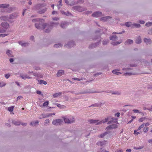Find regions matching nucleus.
Returning <instances> with one entry per match:
<instances>
[{
	"label": "nucleus",
	"instance_id": "obj_29",
	"mask_svg": "<svg viewBox=\"0 0 152 152\" xmlns=\"http://www.w3.org/2000/svg\"><path fill=\"white\" fill-rule=\"evenodd\" d=\"M19 44L23 46H28V43H23L22 42H20Z\"/></svg>",
	"mask_w": 152,
	"mask_h": 152
},
{
	"label": "nucleus",
	"instance_id": "obj_43",
	"mask_svg": "<svg viewBox=\"0 0 152 152\" xmlns=\"http://www.w3.org/2000/svg\"><path fill=\"white\" fill-rule=\"evenodd\" d=\"M151 25H152V22L147 23L145 24V26H149Z\"/></svg>",
	"mask_w": 152,
	"mask_h": 152
},
{
	"label": "nucleus",
	"instance_id": "obj_20",
	"mask_svg": "<svg viewBox=\"0 0 152 152\" xmlns=\"http://www.w3.org/2000/svg\"><path fill=\"white\" fill-rule=\"evenodd\" d=\"M144 42L146 43L147 44H150L151 43V40L150 39H148L145 38L144 39Z\"/></svg>",
	"mask_w": 152,
	"mask_h": 152
},
{
	"label": "nucleus",
	"instance_id": "obj_27",
	"mask_svg": "<svg viewBox=\"0 0 152 152\" xmlns=\"http://www.w3.org/2000/svg\"><path fill=\"white\" fill-rule=\"evenodd\" d=\"M118 70H115L112 71V72L114 74L116 75H119L120 74H121V73L119 72H118Z\"/></svg>",
	"mask_w": 152,
	"mask_h": 152
},
{
	"label": "nucleus",
	"instance_id": "obj_59",
	"mask_svg": "<svg viewBox=\"0 0 152 152\" xmlns=\"http://www.w3.org/2000/svg\"><path fill=\"white\" fill-rule=\"evenodd\" d=\"M144 118H141L139 119V121L140 122H142L143 121Z\"/></svg>",
	"mask_w": 152,
	"mask_h": 152
},
{
	"label": "nucleus",
	"instance_id": "obj_64",
	"mask_svg": "<svg viewBox=\"0 0 152 152\" xmlns=\"http://www.w3.org/2000/svg\"><path fill=\"white\" fill-rule=\"evenodd\" d=\"M148 34H152V30H150L148 32Z\"/></svg>",
	"mask_w": 152,
	"mask_h": 152
},
{
	"label": "nucleus",
	"instance_id": "obj_44",
	"mask_svg": "<svg viewBox=\"0 0 152 152\" xmlns=\"http://www.w3.org/2000/svg\"><path fill=\"white\" fill-rule=\"evenodd\" d=\"M49 103L48 101H46V102H45L43 104V106L44 107H45L46 106H47L48 105Z\"/></svg>",
	"mask_w": 152,
	"mask_h": 152
},
{
	"label": "nucleus",
	"instance_id": "obj_10",
	"mask_svg": "<svg viewBox=\"0 0 152 152\" xmlns=\"http://www.w3.org/2000/svg\"><path fill=\"white\" fill-rule=\"evenodd\" d=\"M110 119V117H108L105 119H103L101 121H100L99 123H97V124H101L102 123L104 124L106 122H107Z\"/></svg>",
	"mask_w": 152,
	"mask_h": 152
},
{
	"label": "nucleus",
	"instance_id": "obj_14",
	"mask_svg": "<svg viewBox=\"0 0 152 152\" xmlns=\"http://www.w3.org/2000/svg\"><path fill=\"white\" fill-rule=\"evenodd\" d=\"M63 119L65 123H66L70 124L73 122V121L70 120L69 119L64 117Z\"/></svg>",
	"mask_w": 152,
	"mask_h": 152
},
{
	"label": "nucleus",
	"instance_id": "obj_22",
	"mask_svg": "<svg viewBox=\"0 0 152 152\" xmlns=\"http://www.w3.org/2000/svg\"><path fill=\"white\" fill-rule=\"evenodd\" d=\"M133 43V41L132 40L128 39L125 42L126 45H128L131 44Z\"/></svg>",
	"mask_w": 152,
	"mask_h": 152
},
{
	"label": "nucleus",
	"instance_id": "obj_50",
	"mask_svg": "<svg viewBox=\"0 0 152 152\" xmlns=\"http://www.w3.org/2000/svg\"><path fill=\"white\" fill-rule=\"evenodd\" d=\"M144 126V124H142L138 128L137 130H139L141 129V128H142Z\"/></svg>",
	"mask_w": 152,
	"mask_h": 152
},
{
	"label": "nucleus",
	"instance_id": "obj_23",
	"mask_svg": "<svg viewBox=\"0 0 152 152\" xmlns=\"http://www.w3.org/2000/svg\"><path fill=\"white\" fill-rule=\"evenodd\" d=\"M111 18V17H110L108 16H107V17H103L101 18L100 19V20L103 21H105L106 20H107L108 19H109V18Z\"/></svg>",
	"mask_w": 152,
	"mask_h": 152
},
{
	"label": "nucleus",
	"instance_id": "obj_63",
	"mask_svg": "<svg viewBox=\"0 0 152 152\" xmlns=\"http://www.w3.org/2000/svg\"><path fill=\"white\" fill-rule=\"evenodd\" d=\"M147 110L151 111H152V106L151 108H147Z\"/></svg>",
	"mask_w": 152,
	"mask_h": 152
},
{
	"label": "nucleus",
	"instance_id": "obj_40",
	"mask_svg": "<svg viewBox=\"0 0 152 152\" xmlns=\"http://www.w3.org/2000/svg\"><path fill=\"white\" fill-rule=\"evenodd\" d=\"M121 42H122V41H121L119 42H113L112 43V44L113 45H117L118 44H120L121 43Z\"/></svg>",
	"mask_w": 152,
	"mask_h": 152
},
{
	"label": "nucleus",
	"instance_id": "obj_57",
	"mask_svg": "<svg viewBox=\"0 0 152 152\" xmlns=\"http://www.w3.org/2000/svg\"><path fill=\"white\" fill-rule=\"evenodd\" d=\"M6 30L0 28V33H3L5 32Z\"/></svg>",
	"mask_w": 152,
	"mask_h": 152
},
{
	"label": "nucleus",
	"instance_id": "obj_54",
	"mask_svg": "<svg viewBox=\"0 0 152 152\" xmlns=\"http://www.w3.org/2000/svg\"><path fill=\"white\" fill-rule=\"evenodd\" d=\"M41 116H42V118L47 117V115H45V114H42Z\"/></svg>",
	"mask_w": 152,
	"mask_h": 152
},
{
	"label": "nucleus",
	"instance_id": "obj_53",
	"mask_svg": "<svg viewBox=\"0 0 152 152\" xmlns=\"http://www.w3.org/2000/svg\"><path fill=\"white\" fill-rule=\"evenodd\" d=\"M140 134V133L138 132H137V131L136 130H135L134 131V134H136L138 135V134Z\"/></svg>",
	"mask_w": 152,
	"mask_h": 152
},
{
	"label": "nucleus",
	"instance_id": "obj_56",
	"mask_svg": "<svg viewBox=\"0 0 152 152\" xmlns=\"http://www.w3.org/2000/svg\"><path fill=\"white\" fill-rule=\"evenodd\" d=\"M23 97L21 96H19L17 97V101H18L19 99H20L21 98H22Z\"/></svg>",
	"mask_w": 152,
	"mask_h": 152
},
{
	"label": "nucleus",
	"instance_id": "obj_34",
	"mask_svg": "<svg viewBox=\"0 0 152 152\" xmlns=\"http://www.w3.org/2000/svg\"><path fill=\"white\" fill-rule=\"evenodd\" d=\"M117 39V37L116 36H112L110 37V39L112 40H115Z\"/></svg>",
	"mask_w": 152,
	"mask_h": 152
},
{
	"label": "nucleus",
	"instance_id": "obj_55",
	"mask_svg": "<svg viewBox=\"0 0 152 152\" xmlns=\"http://www.w3.org/2000/svg\"><path fill=\"white\" fill-rule=\"evenodd\" d=\"M56 105L57 107H59V108H61L62 107V106H64L63 105H61L60 104H58V103Z\"/></svg>",
	"mask_w": 152,
	"mask_h": 152
},
{
	"label": "nucleus",
	"instance_id": "obj_62",
	"mask_svg": "<svg viewBox=\"0 0 152 152\" xmlns=\"http://www.w3.org/2000/svg\"><path fill=\"white\" fill-rule=\"evenodd\" d=\"M139 23L141 24H144L145 23L144 21L143 20H140L139 21Z\"/></svg>",
	"mask_w": 152,
	"mask_h": 152
},
{
	"label": "nucleus",
	"instance_id": "obj_49",
	"mask_svg": "<svg viewBox=\"0 0 152 152\" xmlns=\"http://www.w3.org/2000/svg\"><path fill=\"white\" fill-rule=\"evenodd\" d=\"M133 111L135 113H140L139 111L137 109H134Z\"/></svg>",
	"mask_w": 152,
	"mask_h": 152
},
{
	"label": "nucleus",
	"instance_id": "obj_4",
	"mask_svg": "<svg viewBox=\"0 0 152 152\" xmlns=\"http://www.w3.org/2000/svg\"><path fill=\"white\" fill-rule=\"evenodd\" d=\"M16 15L15 14H12L10 15V17H7L5 16H1L0 17V19L2 20L6 21L8 20L10 18H13L16 16Z\"/></svg>",
	"mask_w": 152,
	"mask_h": 152
},
{
	"label": "nucleus",
	"instance_id": "obj_51",
	"mask_svg": "<svg viewBox=\"0 0 152 152\" xmlns=\"http://www.w3.org/2000/svg\"><path fill=\"white\" fill-rule=\"evenodd\" d=\"M96 46V44H93L89 46V48H95Z\"/></svg>",
	"mask_w": 152,
	"mask_h": 152
},
{
	"label": "nucleus",
	"instance_id": "obj_24",
	"mask_svg": "<svg viewBox=\"0 0 152 152\" xmlns=\"http://www.w3.org/2000/svg\"><path fill=\"white\" fill-rule=\"evenodd\" d=\"M118 124V121L117 120H110L107 123V124Z\"/></svg>",
	"mask_w": 152,
	"mask_h": 152
},
{
	"label": "nucleus",
	"instance_id": "obj_46",
	"mask_svg": "<svg viewBox=\"0 0 152 152\" xmlns=\"http://www.w3.org/2000/svg\"><path fill=\"white\" fill-rule=\"evenodd\" d=\"M37 93L39 94V95H41L42 96H43V94L42 93V92L39 90H37L36 91Z\"/></svg>",
	"mask_w": 152,
	"mask_h": 152
},
{
	"label": "nucleus",
	"instance_id": "obj_17",
	"mask_svg": "<svg viewBox=\"0 0 152 152\" xmlns=\"http://www.w3.org/2000/svg\"><path fill=\"white\" fill-rule=\"evenodd\" d=\"M106 141L104 140L102 141H99L97 142V145H99L100 146H103L106 144Z\"/></svg>",
	"mask_w": 152,
	"mask_h": 152
},
{
	"label": "nucleus",
	"instance_id": "obj_61",
	"mask_svg": "<svg viewBox=\"0 0 152 152\" xmlns=\"http://www.w3.org/2000/svg\"><path fill=\"white\" fill-rule=\"evenodd\" d=\"M49 122V119H47L45 120V124H48Z\"/></svg>",
	"mask_w": 152,
	"mask_h": 152
},
{
	"label": "nucleus",
	"instance_id": "obj_35",
	"mask_svg": "<svg viewBox=\"0 0 152 152\" xmlns=\"http://www.w3.org/2000/svg\"><path fill=\"white\" fill-rule=\"evenodd\" d=\"M62 46V45L61 44H56L55 45H54V47L56 48H58L61 47Z\"/></svg>",
	"mask_w": 152,
	"mask_h": 152
},
{
	"label": "nucleus",
	"instance_id": "obj_11",
	"mask_svg": "<svg viewBox=\"0 0 152 152\" xmlns=\"http://www.w3.org/2000/svg\"><path fill=\"white\" fill-rule=\"evenodd\" d=\"M98 120L94 119H90L88 120V121L89 122L90 124H95L96 125H99V124H97L99 122Z\"/></svg>",
	"mask_w": 152,
	"mask_h": 152
},
{
	"label": "nucleus",
	"instance_id": "obj_31",
	"mask_svg": "<svg viewBox=\"0 0 152 152\" xmlns=\"http://www.w3.org/2000/svg\"><path fill=\"white\" fill-rule=\"evenodd\" d=\"M6 54L10 57H11L12 56V55L11 54V52L10 50H8L7 51Z\"/></svg>",
	"mask_w": 152,
	"mask_h": 152
},
{
	"label": "nucleus",
	"instance_id": "obj_13",
	"mask_svg": "<svg viewBox=\"0 0 152 152\" xmlns=\"http://www.w3.org/2000/svg\"><path fill=\"white\" fill-rule=\"evenodd\" d=\"M1 26L5 29H7L9 27V24L7 23H2L1 24Z\"/></svg>",
	"mask_w": 152,
	"mask_h": 152
},
{
	"label": "nucleus",
	"instance_id": "obj_12",
	"mask_svg": "<svg viewBox=\"0 0 152 152\" xmlns=\"http://www.w3.org/2000/svg\"><path fill=\"white\" fill-rule=\"evenodd\" d=\"M102 15V13L101 12H98L93 13L92 15L94 17H98L101 16Z\"/></svg>",
	"mask_w": 152,
	"mask_h": 152
},
{
	"label": "nucleus",
	"instance_id": "obj_3",
	"mask_svg": "<svg viewBox=\"0 0 152 152\" xmlns=\"http://www.w3.org/2000/svg\"><path fill=\"white\" fill-rule=\"evenodd\" d=\"M102 92V91H93L92 89H89L84 90V91L79 92L77 94H92L96 93H100Z\"/></svg>",
	"mask_w": 152,
	"mask_h": 152
},
{
	"label": "nucleus",
	"instance_id": "obj_25",
	"mask_svg": "<svg viewBox=\"0 0 152 152\" xmlns=\"http://www.w3.org/2000/svg\"><path fill=\"white\" fill-rule=\"evenodd\" d=\"M12 123L13 124L16 126L19 125L20 124V122L16 121L15 120L12 121Z\"/></svg>",
	"mask_w": 152,
	"mask_h": 152
},
{
	"label": "nucleus",
	"instance_id": "obj_39",
	"mask_svg": "<svg viewBox=\"0 0 152 152\" xmlns=\"http://www.w3.org/2000/svg\"><path fill=\"white\" fill-rule=\"evenodd\" d=\"M6 85V84L4 82H0V87H2L5 86Z\"/></svg>",
	"mask_w": 152,
	"mask_h": 152
},
{
	"label": "nucleus",
	"instance_id": "obj_32",
	"mask_svg": "<svg viewBox=\"0 0 152 152\" xmlns=\"http://www.w3.org/2000/svg\"><path fill=\"white\" fill-rule=\"evenodd\" d=\"M39 83L40 84H44L45 85L47 84V83L46 81L42 80H40L39 81Z\"/></svg>",
	"mask_w": 152,
	"mask_h": 152
},
{
	"label": "nucleus",
	"instance_id": "obj_45",
	"mask_svg": "<svg viewBox=\"0 0 152 152\" xmlns=\"http://www.w3.org/2000/svg\"><path fill=\"white\" fill-rule=\"evenodd\" d=\"M148 130V127H144L143 128V131L145 132H147Z\"/></svg>",
	"mask_w": 152,
	"mask_h": 152
},
{
	"label": "nucleus",
	"instance_id": "obj_8",
	"mask_svg": "<svg viewBox=\"0 0 152 152\" xmlns=\"http://www.w3.org/2000/svg\"><path fill=\"white\" fill-rule=\"evenodd\" d=\"M102 92H105L106 93H111L112 94L116 95H119L121 94V92L119 91H102Z\"/></svg>",
	"mask_w": 152,
	"mask_h": 152
},
{
	"label": "nucleus",
	"instance_id": "obj_48",
	"mask_svg": "<svg viewBox=\"0 0 152 152\" xmlns=\"http://www.w3.org/2000/svg\"><path fill=\"white\" fill-rule=\"evenodd\" d=\"M100 152H109L108 151L105 150L102 148H101L100 150Z\"/></svg>",
	"mask_w": 152,
	"mask_h": 152
},
{
	"label": "nucleus",
	"instance_id": "obj_60",
	"mask_svg": "<svg viewBox=\"0 0 152 152\" xmlns=\"http://www.w3.org/2000/svg\"><path fill=\"white\" fill-rule=\"evenodd\" d=\"M120 113H117L115 114V116H117L118 117H119L120 116Z\"/></svg>",
	"mask_w": 152,
	"mask_h": 152
},
{
	"label": "nucleus",
	"instance_id": "obj_1",
	"mask_svg": "<svg viewBox=\"0 0 152 152\" xmlns=\"http://www.w3.org/2000/svg\"><path fill=\"white\" fill-rule=\"evenodd\" d=\"M54 25H55L54 23H51L50 25L46 23H45L42 25L40 23L39 24L36 23L35 24V26L36 28L37 29H45V32L48 33L52 28Z\"/></svg>",
	"mask_w": 152,
	"mask_h": 152
},
{
	"label": "nucleus",
	"instance_id": "obj_47",
	"mask_svg": "<svg viewBox=\"0 0 152 152\" xmlns=\"http://www.w3.org/2000/svg\"><path fill=\"white\" fill-rule=\"evenodd\" d=\"M83 78H81V79L77 78H72V80H77L78 81H80V80H83Z\"/></svg>",
	"mask_w": 152,
	"mask_h": 152
},
{
	"label": "nucleus",
	"instance_id": "obj_9",
	"mask_svg": "<svg viewBox=\"0 0 152 152\" xmlns=\"http://www.w3.org/2000/svg\"><path fill=\"white\" fill-rule=\"evenodd\" d=\"M73 9L74 11H77L79 12H82L84 11L82 7L79 6H75L73 7Z\"/></svg>",
	"mask_w": 152,
	"mask_h": 152
},
{
	"label": "nucleus",
	"instance_id": "obj_21",
	"mask_svg": "<svg viewBox=\"0 0 152 152\" xmlns=\"http://www.w3.org/2000/svg\"><path fill=\"white\" fill-rule=\"evenodd\" d=\"M9 6V4H0V8H7Z\"/></svg>",
	"mask_w": 152,
	"mask_h": 152
},
{
	"label": "nucleus",
	"instance_id": "obj_41",
	"mask_svg": "<svg viewBox=\"0 0 152 152\" xmlns=\"http://www.w3.org/2000/svg\"><path fill=\"white\" fill-rule=\"evenodd\" d=\"M147 88L148 89H152V85L148 84L147 86Z\"/></svg>",
	"mask_w": 152,
	"mask_h": 152
},
{
	"label": "nucleus",
	"instance_id": "obj_42",
	"mask_svg": "<svg viewBox=\"0 0 152 152\" xmlns=\"http://www.w3.org/2000/svg\"><path fill=\"white\" fill-rule=\"evenodd\" d=\"M20 77L24 80H26L27 79H30L32 78L31 77Z\"/></svg>",
	"mask_w": 152,
	"mask_h": 152
},
{
	"label": "nucleus",
	"instance_id": "obj_6",
	"mask_svg": "<svg viewBox=\"0 0 152 152\" xmlns=\"http://www.w3.org/2000/svg\"><path fill=\"white\" fill-rule=\"evenodd\" d=\"M63 123V121L61 119H56L53 121L52 124L56 126L61 125Z\"/></svg>",
	"mask_w": 152,
	"mask_h": 152
},
{
	"label": "nucleus",
	"instance_id": "obj_37",
	"mask_svg": "<svg viewBox=\"0 0 152 152\" xmlns=\"http://www.w3.org/2000/svg\"><path fill=\"white\" fill-rule=\"evenodd\" d=\"M41 21V22H42V21H44V20L42 19H34L32 20V22H35L36 21Z\"/></svg>",
	"mask_w": 152,
	"mask_h": 152
},
{
	"label": "nucleus",
	"instance_id": "obj_7",
	"mask_svg": "<svg viewBox=\"0 0 152 152\" xmlns=\"http://www.w3.org/2000/svg\"><path fill=\"white\" fill-rule=\"evenodd\" d=\"M118 128V126L116 124H114L108 126L106 128L105 130L108 131L110 129H115Z\"/></svg>",
	"mask_w": 152,
	"mask_h": 152
},
{
	"label": "nucleus",
	"instance_id": "obj_15",
	"mask_svg": "<svg viewBox=\"0 0 152 152\" xmlns=\"http://www.w3.org/2000/svg\"><path fill=\"white\" fill-rule=\"evenodd\" d=\"M39 124V121H35L32 122L30 123V125H31L32 126H38Z\"/></svg>",
	"mask_w": 152,
	"mask_h": 152
},
{
	"label": "nucleus",
	"instance_id": "obj_58",
	"mask_svg": "<svg viewBox=\"0 0 152 152\" xmlns=\"http://www.w3.org/2000/svg\"><path fill=\"white\" fill-rule=\"evenodd\" d=\"M107 41L106 40L104 41L103 42V45H105L107 44Z\"/></svg>",
	"mask_w": 152,
	"mask_h": 152
},
{
	"label": "nucleus",
	"instance_id": "obj_33",
	"mask_svg": "<svg viewBox=\"0 0 152 152\" xmlns=\"http://www.w3.org/2000/svg\"><path fill=\"white\" fill-rule=\"evenodd\" d=\"M14 108V106H12L10 107H8V110L10 112H12L13 110V109Z\"/></svg>",
	"mask_w": 152,
	"mask_h": 152
},
{
	"label": "nucleus",
	"instance_id": "obj_2",
	"mask_svg": "<svg viewBox=\"0 0 152 152\" xmlns=\"http://www.w3.org/2000/svg\"><path fill=\"white\" fill-rule=\"evenodd\" d=\"M45 4H37L36 7V10H39L38 13H39L42 14L45 13L47 10V9L46 8L42 9L40 8L42 7H44L45 6Z\"/></svg>",
	"mask_w": 152,
	"mask_h": 152
},
{
	"label": "nucleus",
	"instance_id": "obj_38",
	"mask_svg": "<svg viewBox=\"0 0 152 152\" xmlns=\"http://www.w3.org/2000/svg\"><path fill=\"white\" fill-rule=\"evenodd\" d=\"M73 43H74L73 42H71V43H69L68 45H65V47L66 48H67L68 46L69 47V45H70V47H72L73 46V45H72V44L73 45Z\"/></svg>",
	"mask_w": 152,
	"mask_h": 152
},
{
	"label": "nucleus",
	"instance_id": "obj_36",
	"mask_svg": "<svg viewBox=\"0 0 152 152\" xmlns=\"http://www.w3.org/2000/svg\"><path fill=\"white\" fill-rule=\"evenodd\" d=\"M99 107V104H98V103L94 104H92L91 105L89 106V107Z\"/></svg>",
	"mask_w": 152,
	"mask_h": 152
},
{
	"label": "nucleus",
	"instance_id": "obj_19",
	"mask_svg": "<svg viewBox=\"0 0 152 152\" xmlns=\"http://www.w3.org/2000/svg\"><path fill=\"white\" fill-rule=\"evenodd\" d=\"M64 72L63 70H59L57 74V76H61L64 75Z\"/></svg>",
	"mask_w": 152,
	"mask_h": 152
},
{
	"label": "nucleus",
	"instance_id": "obj_30",
	"mask_svg": "<svg viewBox=\"0 0 152 152\" xmlns=\"http://www.w3.org/2000/svg\"><path fill=\"white\" fill-rule=\"evenodd\" d=\"M68 25L67 23L64 22V23H62L61 25V28H64L66 27Z\"/></svg>",
	"mask_w": 152,
	"mask_h": 152
},
{
	"label": "nucleus",
	"instance_id": "obj_28",
	"mask_svg": "<svg viewBox=\"0 0 152 152\" xmlns=\"http://www.w3.org/2000/svg\"><path fill=\"white\" fill-rule=\"evenodd\" d=\"M62 94L61 92H59L58 93H56L53 94V97L56 98L58 96L61 95Z\"/></svg>",
	"mask_w": 152,
	"mask_h": 152
},
{
	"label": "nucleus",
	"instance_id": "obj_16",
	"mask_svg": "<svg viewBox=\"0 0 152 152\" xmlns=\"http://www.w3.org/2000/svg\"><path fill=\"white\" fill-rule=\"evenodd\" d=\"M65 2L68 5H72L75 4L74 2H71V0H69V1L68 0H64Z\"/></svg>",
	"mask_w": 152,
	"mask_h": 152
},
{
	"label": "nucleus",
	"instance_id": "obj_5",
	"mask_svg": "<svg viewBox=\"0 0 152 152\" xmlns=\"http://www.w3.org/2000/svg\"><path fill=\"white\" fill-rule=\"evenodd\" d=\"M125 25L127 27H139L140 25L139 24H133L131 22H127L125 23Z\"/></svg>",
	"mask_w": 152,
	"mask_h": 152
},
{
	"label": "nucleus",
	"instance_id": "obj_52",
	"mask_svg": "<svg viewBox=\"0 0 152 152\" xmlns=\"http://www.w3.org/2000/svg\"><path fill=\"white\" fill-rule=\"evenodd\" d=\"M8 35V34H0V37H5V36L7 35Z\"/></svg>",
	"mask_w": 152,
	"mask_h": 152
},
{
	"label": "nucleus",
	"instance_id": "obj_26",
	"mask_svg": "<svg viewBox=\"0 0 152 152\" xmlns=\"http://www.w3.org/2000/svg\"><path fill=\"white\" fill-rule=\"evenodd\" d=\"M135 42L137 44H140L141 42V39L140 37H139L137 38Z\"/></svg>",
	"mask_w": 152,
	"mask_h": 152
},
{
	"label": "nucleus",
	"instance_id": "obj_18",
	"mask_svg": "<svg viewBox=\"0 0 152 152\" xmlns=\"http://www.w3.org/2000/svg\"><path fill=\"white\" fill-rule=\"evenodd\" d=\"M110 132H106L103 133L99 135L98 137L101 138H103L106 135L109 134Z\"/></svg>",
	"mask_w": 152,
	"mask_h": 152
}]
</instances>
